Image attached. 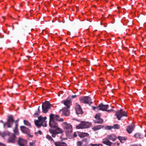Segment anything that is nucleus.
Returning <instances> with one entry per match:
<instances>
[{
	"label": "nucleus",
	"mask_w": 146,
	"mask_h": 146,
	"mask_svg": "<svg viewBox=\"0 0 146 146\" xmlns=\"http://www.w3.org/2000/svg\"><path fill=\"white\" fill-rule=\"evenodd\" d=\"M38 115V113L37 112H36L35 113V116H37Z\"/></svg>",
	"instance_id": "37"
},
{
	"label": "nucleus",
	"mask_w": 146,
	"mask_h": 146,
	"mask_svg": "<svg viewBox=\"0 0 146 146\" xmlns=\"http://www.w3.org/2000/svg\"><path fill=\"white\" fill-rule=\"evenodd\" d=\"M12 26L13 27V29H14V27L13 25H12Z\"/></svg>",
	"instance_id": "41"
},
{
	"label": "nucleus",
	"mask_w": 146,
	"mask_h": 146,
	"mask_svg": "<svg viewBox=\"0 0 146 146\" xmlns=\"http://www.w3.org/2000/svg\"><path fill=\"white\" fill-rule=\"evenodd\" d=\"M0 122H1L2 123H3V122L2 120H1L0 121Z\"/></svg>",
	"instance_id": "40"
},
{
	"label": "nucleus",
	"mask_w": 146,
	"mask_h": 146,
	"mask_svg": "<svg viewBox=\"0 0 146 146\" xmlns=\"http://www.w3.org/2000/svg\"><path fill=\"white\" fill-rule=\"evenodd\" d=\"M35 134L36 135H37L38 134H39L40 135H41L42 134V132L41 131L39 130L38 132H35Z\"/></svg>",
	"instance_id": "34"
},
{
	"label": "nucleus",
	"mask_w": 146,
	"mask_h": 146,
	"mask_svg": "<svg viewBox=\"0 0 146 146\" xmlns=\"http://www.w3.org/2000/svg\"><path fill=\"white\" fill-rule=\"evenodd\" d=\"M19 121V119H18L16 121H15V122H17V121Z\"/></svg>",
	"instance_id": "44"
},
{
	"label": "nucleus",
	"mask_w": 146,
	"mask_h": 146,
	"mask_svg": "<svg viewBox=\"0 0 146 146\" xmlns=\"http://www.w3.org/2000/svg\"><path fill=\"white\" fill-rule=\"evenodd\" d=\"M18 124L17 123H16V124L15 126V128H17L18 126Z\"/></svg>",
	"instance_id": "38"
},
{
	"label": "nucleus",
	"mask_w": 146,
	"mask_h": 146,
	"mask_svg": "<svg viewBox=\"0 0 146 146\" xmlns=\"http://www.w3.org/2000/svg\"><path fill=\"white\" fill-rule=\"evenodd\" d=\"M115 115L119 120H121L122 117H125L127 116V113L122 109L117 110L116 112Z\"/></svg>",
	"instance_id": "4"
},
{
	"label": "nucleus",
	"mask_w": 146,
	"mask_h": 146,
	"mask_svg": "<svg viewBox=\"0 0 146 146\" xmlns=\"http://www.w3.org/2000/svg\"><path fill=\"white\" fill-rule=\"evenodd\" d=\"M51 105L48 102H45L42 104V112L45 113H46L51 108Z\"/></svg>",
	"instance_id": "5"
},
{
	"label": "nucleus",
	"mask_w": 146,
	"mask_h": 146,
	"mask_svg": "<svg viewBox=\"0 0 146 146\" xmlns=\"http://www.w3.org/2000/svg\"><path fill=\"white\" fill-rule=\"evenodd\" d=\"M2 18H3V19H4V17H2Z\"/></svg>",
	"instance_id": "46"
},
{
	"label": "nucleus",
	"mask_w": 146,
	"mask_h": 146,
	"mask_svg": "<svg viewBox=\"0 0 146 146\" xmlns=\"http://www.w3.org/2000/svg\"><path fill=\"white\" fill-rule=\"evenodd\" d=\"M38 119L35 121V123L36 126L39 127L42 126L43 123H45L46 117H43L42 116H40L38 117Z\"/></svg>",
	"instance_id": "3"
},
{
	"label": "nucleus",
	"mask_w": 146,
	"mask_h": 146,
	"mask_svg": "<svg viewBox=\"0 0 146 146\" xmlns=\"http://www.w3.org/2000/svg\"><path fill=\"white\" fill-rule=\"evenodd\" d=\"M16 138L15 135L12 134L9 136L8 141L9 142L14 143L15 142Z\"/></svg>",
	"instance_id": "17"
},
{
	"label": "nucleus",
	"mask_w": 146,
	"mask_h": 146,
	"mask_svg": "<svg viewBox=\"0 0 146 146\" xmlns=\"http://www.w3.org/2000/svg\"><path fill=\"white\" fill-rule=\"evenodd\" d=\"M55 146H67L66 143L60 141H57L54 142Z\"/></svg>",
	"instance_id": "18"
},
{
	"label": "nucleus",
	"mask_w": 146,
	"mask_h": 146,
	"mask_svg": "<svg viewBox=\"0 0 146 146\" xmlns=\"http://www.w3.org/2000/svg\"><path fill=\"white\" fill-rule=\"evenodd\" d=\"M119 143H117V145H119Z\"/></svg>",
	"instance_id": "43"
},
{
	"label": "nucleus",
	"mask_w": 146,
	"mask_h": 146,
	"mask_svg": "<svg viewBox=\"0 0 146 146\" xmlns=\"http://www.w3.org/2000/svg\"><path fill=\"white\" fill-rule=\"evenodd\" d=\"M103 126L101 125H95L92 128V129L94 131L98 130L103 127Z\"/></svg>",
	"instance_id": "19"
},
{
	"label": "nucleus",
	"mask_w": 146,
	"mask_h": 146,
	"mask_svg": "<svg viewBox=\"0 0 146 146\" xmlns=\"http://www.w3.org/2000/svg\"><path fill=\"white\" fill-rule=\"evenodd\" d=\"M49 125L50 128L49 129V132L52 135V136L54 138L56 137V135L62 133V130L58 127V123L54 120V114H51L50 115Z\"/></svg>",
	"instance_id": "1"
},
{
	"label": "nucleus",
	"mask_w": 146,
	"mask_h": 146,
	"mask_svg": "<svg viewBox=\"0 0 146 146\" xmlns=\"http://www.w3.org/2000/svg\"><path fill=\"white\" fill-rule=\"evenodd\" d=\"M109 106L108 105H104L102 103L99 104V106H97L98 108H99V110H101L103 111H107L108 112H111L112 111V109L107 110Z\"/></svg>",
	"instance_id": "10"
},
{
	"label": "nucleus",
	"mask_w": 146,
	"mask_h": 146,
	"mask_svg": "<svg viewBox=\"0 0 146 146\" xmlns=\"http://www.w3.org/2000/svg\"><path fill=\"white\" fill-rule=\"evenodd\" d=\"M36 142V141L34 140L31 142L29 143V145L30 146H35V143Z\"/></svg>",
	"instance_id": "26"
},
{
	"label": "nucleus",
	"mask_w": 146,
	"mask_h": 146,
	"mask_svg": "<svg viewBox=\"0 0 146 146\" xmlns=\"http://www.w3.org/2000/svg\"><path fill=\"white\" fill-rule=\"evenodd\" d=\"M13 131L15 135H18L19 134L18 128H15L13 130Z\"/></svg>",
	"instance_id": "29"
},
{
	"label": "nucleus",
	"mask_w": 146,
	"mask_h": 146,
	"mask_svg": "<svg viewBox=\"0 0 146 146\" xmlns=\"http://www.w3.org/2000/svg\"><path fill=\"white\" fill-rule=\"evenodd\" d=\"M77 136V134L76 132L74 133L73 135L72 138H75Z\"/></svg>",
	"instance_id": "35"
},
{
	"label": "nucleus",
	"mask_w": 146,
	"mask_h": 146,
	"mask_svg": "<svg viewBox=\"0 0 146 146\" xmlns=\"http://www.w3.org/2000/svg\"><path fill=\"white\" fill-rule=\"evenodd\" d=\"M82 143L81 141H78L77 143V146H81Z\"/></svg>",
	"instance_id": "32"
},
{
	"label": "nucleus",
	"mask_w": 146,
	"mask_h": 146,
	"mask_svg": "<svg viewBox=\"0 0 146 146\" xmlns=\"http://www.w3.org/2000/svg\"><path fill=\"white\" fill-rule=\"evenodd\" d=\"M85 139H86V140H87V139H84V140H85Z\"/></svg>",
	"instance_id": "45"
},
{
	"label": "nucleus",
	"mask_w": 146,
	"mask_h": 146,
	"mask_svg": "<svg viewBox=\"0 0 146 146\" xmlns=\"http://www.w3.org/2000/svg\"><path fill=\"white\" fill-rule=\"evenodd\" d=\"M112 127V128H113L114 129H118L119 128V125L118 124H115Z\"/></svg>",
	"instance_id": "30"
},
{
	"label": "nucleus",
	"mask_w": 146,
	"mask_h": 146,
	"mask_svg": "<svg viewBox=\"0 0 146 146\" xmlns=\"http://www.w3.org/2000/svg\"><path fill=\"white\" fill-rule=\"evenodd\" d=\"M134 137L136 138H141V134L139 133L135 134L134 135Z\"/></svg>",
	"instance_id": "25"
},
{
	"label": "nucleus",
	"mask_w": 146,
	"mask_h": 146,
	"mask_svg": "<svg viewBox=\"0 0 146 146\" xmlns=\"http://www.w3.org/2000/svg\"><path fill=\"white\" fill-rule=\"evenodd\" d=\"M92 108L94 110H96V109L99 110V108H98L97 106L96 107L95 106H92Z\"/></svg>",
	"instance_id": "36"
},
{
	"label": "nucleus",
	"mask_w": 146,
	"mask_h": 146,
	"mask_svg": "<svg viewBox=\"0 0 146 146\" xmlns=\"http://www.w3.org/2000/svg\"><path fill=\"white\" fill-rule=\"evenodd\" d=\"M75 110L76 113L77 114H82L83 113V111L81 108L80 106L79 105H77L76 106Z\"/></svg>",
	"instance_id": "14"
},
{
	"label": "nucleus",
	"mask_w": 146,
	"mask_h": 146,
	"mask_svg": "<svg viewBox=\"0 0 146 146\" xmlns=\"http://www.w3.org/2000/svg\"><path fill=\"white\" fill-rule=\"evenodd\" d=\"M90 146H103V145L101 143H98V144H93L91 143L90 144Z\"/></svg>",
	"instance_id": "27"
},
{
	"label": "nucleus",
	"mask_w": 146,
	"mask_h": 146,
	"mask_svg": "<svg viewBox=\"0 0 146 146\" xmlns=\"http://www.w3.org/2000/svg\"><path fill=\"white\" fill-rule=\"evenodd\" d=\"M80 102L81 103L87 104L90 105L92 103L91 98L88 96H84L80 98Z\"/></svg>",
	"instance_id": "8"
},
{
	"label": "nucleus",
	"mask_w": 146,
	"mask_h": 146,
	"mask_svg": "<svg viewBox=\"0 0 146 146\" xmlns=\"http://www.w3.org/2000/svg\"><path fill=\"white\" fill-rule=\"evenodd\" d=\"M89 135V134L86 133L82 132L79 134V136L80 137L83 138L86 137H88Z\"/></svg>",
	"instance_id": "22"
},
{
	"label": "nucleus",
	"mask_w": 146,
	"mask_h": 146,
	"mask_svg": "<svg viewBox=\"0 0 146 146\" xmlns=\"http://www.w3.org/2000/svg\"><path fill=\"white\" fill-rule=\"evenodd\" d=\"M117 137L114 134H111L108 135L106 138L108 139H110L114 141L117 139Z\"/></svg>",
	"instance_id": "16"
},
{
	"label": "nucleus",
	"mask_w": 146,
	"mask_h": 146,
	"mask_svg": "<svg viewBox=\"0 0 146 146\" xmlns=\"http://www.w3.org/2000/svg\"><path fill=\"white\" fill-rule=\"evenodd\" d=\"M24 123L25 125L28 126H31L30 123L27 120H24Z\"/></svg>",
	"instance_id": "28"
},
{
	"label": "nucleus",
	"mask_w": 146,
	"mask_h": 146,
	"mask_svg": "<svg viewBox=\"0 0 146 146\" xmlns=\"http://www.w3.org/2000/svg\"><path fill=\"white\" fill-rule=\"evenodd\" d=\"M63 126L64 129H66V133L68 135L72 131V126L70 124H68L66 122H64Z\"/></svg>",
	"instance_id": "6"
},
{
	"label": "nucleus",
	"mask_w": 146,
	"mask_h": 146,
	"mask_svg": "<svg viewBox=\"0 0 146 146\" xmlns=\"http://www.w3.org/2000/svg\"><path fill=\"white\" fill-rule=\"evenodd\" d=\"M76 95L73 96H72V97L73 98H74L76 97Z\"/></svg>",
	"instance_id": "39"
},
{
	"label": "nucleus",
	"mask_w": 146,
	"mask_h": 146,
	"mask_svg": "<svg viewBox=\"0 0 146 146\" xmlns=\"http://www.w3.org/2000/svg\"><path fill=\"white\" fill-rule=\"evenodd\" d=\"M134 127L135 125L134 124L132 123L127 127L126 129L128 133H131L133 130Z\"/></svg>",
	"instance_id": "12"
},
{
	"label": "nucleus",
	"mask_w": 146,
	"mask_h": 146,
	"mask_svg": "<svg viewBox=\"0 0 146 146\" xmlns=\"http://www.w3.org/2000/svg\"><path fill=\"white\" fill-rule=\"evenodd\" d=\"M20 146H25L27 143L26 140L19 138L18 142Z\"/></svg>",
	"instance_id": "13"
},
{
	"label": "nucleus",
	"mask_w": 146,
	"mask_h": 146,
	"mask_svg": "<svg viewBox=\"0 0 146 146\" xmlns=\"http://www.w3.org/2000/svg\"><path fill=\"white\" fill-rule=\"evenodd\" d=\"M120 142L122 143H124L126 140L127 138L126 137L119 136L118 137Z\"/></svg>",
	"instance_id": "21"
},
{
	"label": "nucleus",
	"mask_w": 146,
	"mask_h": 146,
	"mask_svg": "<svg viewBox=\"0 0 146 146\" xmlns=\"http://www.w3.org/2000/svg\"><path fill=\"white\" fill-rule=\"evenodd\" d=\"M55 119L59 122H63L64 121L63 119L62 118H60L59 115H55L54 114V120Z\"/></svg>",
	"instance_id": "20"
},
{
	"label": "nucleus",
	"mask_w": 146,
	"mask_h": 146,
	"mask_svg": "<svg viewBox=\"0 0 146 146\" xmlns=\"http://www.w3.org/2000/svg\"><path fill=\"white\" fill-rule=\"evenodd\" d=\"M91 123L89 122L84 121L82 122L80 124L77 126V128L78 129L86 128L90 127Z\"/></svg>",
	"instance_id": "9"
},
{
	"label": "nucleus",
	"mask_w": 146,
	"mask_h": 146,
	"mask_svg": "<svg viewBox=\"0 0 146 146\" xmlns=\"http://www.w3.org/2000/svg\"><path fill=\"white\" fill-rule=\"evenodd\" d=\"M103 122V120L101 118L96 119L95 121V123H102Z\"/></svg>",
	"instance_id": "23"
},
{
	"label": "nucleus",
	"mask_w": 146,
	"mask_h": 146,
	"mask_svg": "<svg viewBox=\"0 0 146 146\" xmlns=\"http://www.w3.org/2000/svg\"><path fill=\"white\" fill-rule=\"evenodd\" d=\"M14 121L12 116H10L8 117L7 121L3 125L4 127H5L6 126L8 127H11Z\"/></svg>",
	"instance_id": "7"
},
{
	"label": "nucleus",
	"mask_w": 146,
	"mask_h": 146,
	"mask_svg": "<svg viewBox=\"0 0 146 146\" xmlns=\"http://www.w3.org/2000/svg\"><path fill=\"white\" fill-rule=\"evenodd\" d=\"M112 128V127L109 126H106L105 129L106 130H111Z\"/></svg>",
	"instance_id": "31"
},
{
	"label": "nucleus",
	"mask_w": 146,
	"mask_h": 146,
	"mask_svg": "<svg viewBox=\"0 0 146 146\" xmlns=\"http://www.w3.org/2000/svg\"><path fill=\"white\" fill-rule=\"evenodd\" d=\"M38 112H39V106L38 107Z\"/></svg>",
	"instance_id": "42"
},
{
	"label": "nucleus",
	"mask_w": 146,
	"mask_h": 146,
	"mask_svg": "<svg viewBox=\"0 0 146 146\" xmlns=\"http://www.w3.org/2000/svg\"><path fill=\"white\" fill-rule=\"evenodd\" d=\"M105 139H104L103 141H102V143L107 145L109 146H115V144L111 142L109 140H105Z\"/></svg>",
	"instance_id": "11"
},
{
	"label": "nucleus",
	"mask_w": 146,
	"mask_h": 146,
	"mask_svg": "<svg viewBox=\"0 0 146 146\" xmlns=\"http://www.w3.org/2000/svg\"><path fill=\"white\" fill-rule=\"evenodd\" d=\"M63 102L64 105L67 107V108H64L60 111L62 112L63 114L66 116H68L70 114L68 109L70 108V107L72 104V102L70 100L68 99L64 101Z\"/></svg>",
	"instance_id": "2"
},
{
	"label": "nucleus",
	"mask_w": 146,
	"mask_h": 146,
	"mask_svg": "<svg viewBox=\"0 0 146 146\" xmlns=\"http://www.w3.org/2000/svg\"><path fill=\"white\" fill-rule=\"evenodd\" d=\"M95 118L97 119L100 118V114H96L95 117Z\"/></svg>",
	"instance_id": "33"
},
{
	"label": "nucleus",
	"mask_w": 146,
	"mask_h": 146,
	"mask_svg": "<svg viewBox=\"0 0 146 146\" xmlns=\"http://www.w3.org/2000/svg\"><path fill=\"white\" fill-rule=\"evenodd\" d=\"M20 129L21 130L23 133L27 134H29L30 133V131L29 129L25 126H21Z\"/></svg>",
	"instance_id": "15"
},
{
	"label": "nucleus",
	"mask_w": 146,
	"mask_h": 146,
	"mask_svg": "<svg viewBox=\"0 0 146 146\" xmlns=\"http://www.w3.org/2000/svg\"><path fill=\"white\" fill-rule=\"evenodd\" d=\"M46 138L48 139L50 141H53V142H54V141L53 140V139L52 138V137L50 135H47L46 136Z\"/></svg>",
	"instance_id": "24"
}]
</instances>
